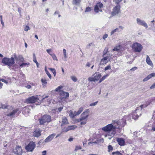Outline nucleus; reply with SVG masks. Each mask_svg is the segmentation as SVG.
Listing matches in <instances>:
<instances>
[{"label": "nucleus", "instance_id": "nucleus-1", "mask_svg": "<svg viewBox=\"0 0 155 155\" xmlns=\"http://www.w3.org/2000/svg\"><path fill=\"white\" fill-rule=\"evenodd\" d=\"M89 111V109H87L84 110L81 114L80 118V120H81L80 123L81 125H84L86 124Z\"/></svg>", "mask_w": 155, "mask_h": 155}, {"label": "nucleus", "instance_id": "nucleus-2", "mask_svg": "<svg viewBox=\"0 0 155 155\" xmlns=\"http://www.w3.org/2000/svg\"><path fill=\"white\" fill-rule=\"evenodd\" d=\"M38 120L39 121L40 124L43 125L45 123H48L51 121V116L47 114L43 115L38 119Z\"/></svg>", "mask_w": 155, "mask_h": 155}, {"label": "nucleus", "instance_id": "nucleus-3", "mask_svg": "<svg viewBox=\"0 0 155 155\" xmlns=\"http://www.w3.org/2000/svg\"><path fill=\"white\" fill-rule=\"evenodd\" d=\"M2 62L5 65L11 66L15 64V59L12 57L10 58L5 57L2 60Z\"/></svg>", "mask_w": 155, "mask_h": 155}, {"label": "nucleus", "instance_id": "nucleus-4", "mask_svg": "<svg viewBox=\"0 0 155 155\" xmlns=\"http://www.w3.org/2000/svg\"><path fill=\"white\" fill-rule=\"evenodd\" d=\"M116 128H118V127L116 125H113L112 124H109L103 127L102 129L104 131L106 132L115 130Z\"/></svg>", "mask_w": 155, "mask_h": 155}, {"label": "nucleus", "instance_id": "nucleus-5", "mask_svg": "<svg viewBox=\"0 0 155 155\" xmlns=\"http://www.w3.org/2000/svg\"><path fill=\"white\" fill-rule=\"evenodd\" d=\"M132 48L134 51L140 52L143 48V46L140 44L135 42L132 44Z\"/></svg>", "mask_w": 155, "mask_h": 155}, {"label": "nucleus", "instance_id": "nucleus-6", "mask_svg": "<svg viewBox=\"0 0 155 155\" xmlns=\"http://www.w3.org/2000/svg\"><path fill=\"white\" fill-rule=\"evenodd\" d=\"M35 146L34 142H31L25 147L27 152H31L34 150Z\"/></svg>", "mask_w": 155, "mask_h": 155}, {"label": "nucleus", "instance_id": "nucleus-7", "mask_svg": "<svg viewBox=\"0 0 155 155\" xmlns=\"http://www.w3.org/2000/svg\"><path fill=\"white\" fill-rule=\"evenodd\" d=\"M103 5L101 2H99L94 6V11L96 13L102 11L101 8L103 7Z\"/></svg>", "mask_w": 155, "mask_h": 155}, {"label": "nucleus", "instance_id": "nucleus-8", "mask_svg": "<svg viewBox=\"0 0 155 155\" xmlns=\"http://www.w3.org/2000/svg\"><path fill=\"white\" fill-rule=\"evenodd\" d=\"M137 24L140 25L144 26L146 28H148V26L147 24L144 20L140 19L139 18H137Z\"/></svg>", "mask_w": 155, "mask_h": 155}, {"label": "nucleus", "instance_id": "nucleus-9", "mask_svg": "<svg viewBox=\"0 0 155 155\" xmlns=\"http://www.w3.org/2000/svg\"><path fill=\"white\" fill-rule=\"evenodd\" d=\"M15 153L17 155H22V150L21 146H17L14 151Z\"/></svg>", "mask_w": 155, "mask_h": 155}, {"label": "nucleus", "instance_id": "nucleus-10", "mask_svg": "<svg viewBox=\"0 0 155 155\" xmlns=\"http://www.w3.org/2000/svg\"><path fill=\"white\" fill-rule=\"evenodd\" d=\"M120 7L119 5L116 6L113 9L112 12V15H115L118 14L120 11Z\"/></svg>", "mask_w": 155, "mask_h": 155}, {"label": "nucleus", "instance_id": "nucleus-11", "mask_svg": "<svg viewBox=\"0 0 155 155\" xmlns=\"http://www.w3.org/2000/svg\"><path fill=\"white\" fill-rule=\"evenodd\" d=\"M37 96H32L26 99L27 102L29 103H33L35 102L37 99Z\"/></svg>", "mask_w": 155, "mask_h": 155}, {"label": "nucleus", "instance_id": "nucleus-12", "mask_svg": "<svg viewBox=\"0 0 155 155\" xmlns=\"http://www.w3.org/2000/svg\"><path fill=\"white\" fill-rule=\"evenodd\" d=\"M61 98V99L66 98L69 96V94L68 93L65 92L64 91H61L60 92V93Z\"/></svg>", "mask_w": 155, "mask_h": 155}, {"label": "nucleus", "instance_id": "nucleus-13", "mask_svg": "<svg viewBox=\"0 0 155 155\" xmlns=\"http://www.w3.org/2000/svg\"><path fill=\"white\" fill-rule=\"evenodd\" d=\"M41 132L39 129H37L33 132V135L34 137H38L41 135Z\"/></svg>", "mask_w": 155, "mask_h": 155}, {"label": "nucleus", "instance_id": "nucleus-14", "mask_svg": "<svg viewBox=\"0 0 155 155\" xmlns=\"http://www.w3.org/2000/svg\"><path fill=\"white\" fill-rule=\"evenodd\" d=\"M108 60H109V58L107 56L104 57L101 59L100 64L103 65L104 64H106L108 62Z\"/></svg>", "mask_w": 155, "mask_h": 155}, {"label": "nucleus", "instance_id": "nucleus-15", "mask_svg": "<svg viewBox=\"0 0 155 155\" xmlns=\"http://www.w3.org/2000/svg\"><path fill=\"white\" fill-rule=\"evenodd\" d=\"M55 135V134H53L50 135L45 139V143H47L51 141L53 139Z\"/></svg>", "mask_w": 155, "mask_h": 155}, {"label": "nucleus", "instance_id": "nucleus-16", "mask_svg": "<svg viewBox=\"0 0 155 155\" xmlns=\"http://www.w3.org/2000/svg\"><path fill=\"white\" fill-rule=\"evenodd\" d=\"M14 59L16 60V63H18L19 61L22 62L24 61V58L21 55H19L17 57L15 54L14 55Z\"/></svg>", "mask_w": 155, "mask_h": 155}, {"label": "nucleus", "instance_id": "nucleus-17", "mask_svg": "<svg viewBox=\"0 0 155 155\" xmlns=\"http://www.w3.org/2000/svg\"><path fill=\"white\" fill-rule=\"evenodd\" d=\"M117 141L118 144L121 146H124V145L125 140L123 138H117Z\"/></svg>", "mask_w": 155, "mask_h": 155}, {"label": "nucleus", "instance_id": "nucleus-18", "mask_svg": "<svg viewBox=\"0 0 155 155\" xmlns=\"http://www.w3.org/2000/svg\"><path fill=\"white\" fill-rule=\"evenodd\" d=\"M94 75V78L95 81H98L102 76L101 74L99 72H96Z\"/></svg>", "mask_w": 155, "mask_h": 155}, {"label": "nucleus", "instance_id": "nucleus-19", "mask_svg": "<svg viewBox=\"0 0 155 155\" xmlns=\"http://www.w3.org/2000/svg\"><path fill=\"white\" fill-rule=\"evenodd\" d=\"M155 76V73H152L148 76H147L146 78H144L143 81L144 82L146 81H147L148 80L151 78L152 77Z\"/></svg>", "mask_w": 155, "mask_h": 155}, {"label": "nucleus", "instance_id": "nucleus-20", "mask_svg": "<svg viewBox=\"0 0 155 155\" xmlns=\"http://www.w3.org/2000/svg\"><path fill=\"white\" fill-rule=\"evenodd\" d=\"M146 62L148 65H150L152 67L153 66V64L148 55L147 56Z\"/></svg>", "mask_w": 155, "mask_h": 155}, {"label": "nucleus", "instance_id": "nucleus-21", "mask_svg": "<svg viewBox=\"0 0 155 155\" xmlns=\"http://www.w3.org/2000/svg\"><path fill=\"white\" fill-rule=\"evenodd\" d=\"M68 124L67 118L65 117H64L62 118V124L61 126L63 124Z\"/></svg>", "mask_w": 155, "mask_h": 155}, {"label": "nucleus", "instance_id": "nucleus-22", "mask_svg": "<svg viewBox=\"0 0 155 155\" xmlns=\"http://www.w3.org/2000/svg\"><path fill=\"white\" fill-rule=\"evenodd\" d=\"M111 124H112V125L113 124L114 125H116L118 128H119L120 126V123L119 121L117 120H112Z\"/></svg>", "mask_w": 155, "mask_h": 155}, {"label": "nucleus", "instance_id": "nucleus-23", "mask_svg": "<svg viewBox=\"0 0 155 155\" xmlns=\"http://www.w3.org/2000/svg\"><path fill=\"white\" fill-rule=\"evenodd\" d=\"M48 80H46L45 78H42L41 79V82L42 83V85L43 87H45L46 85L47 84Z\"/></svg>", "mask_w": 155, "mask_h": 155}, {"label": "nucleus", "instance_id": "nucleus-24", "mask_svg": "<svg viewBox=\"0 0 155 155\" xmlns=\"http://www.w3.org/2000/svg\"><path fill=\"white\" fill-rule=\"evenodd\" d=\"M138 110V109H136L135 111L133 112V118L134 120H136L139 117V115L137 114Z\"/></svg>", "mask_w": 155, "mask_h": 155}, {"label": "nucleus", "instance_id": "nucleus-25", "mask_svg": "<svg viewBox=\"0 0 155 155\" xmlns=\"http://www.w3.org/2000/svg\"><path fill=\"white\" fill-rule=\"evenodd\" d=\"M115 130H113L112 131H113L111 132H108L107 135L105 136L106 137H107L108 136L111 137H113L115 134Z\"/></svg>", "mask_w": 155, "mask_h": 155}, {"label": "nucleus", "instance_id": "nucleus-26", "mask_svg": "<svg viewBox=\"0 0 155 155\" xmlns=\"http://www.w3.org/2000/svg\"><path fill=\"white\" fill-rule=\"evenodd\" d=\"M69 116L71 118H73L74 117L77 116L75 111L73 112V111L71 110L69 111Z\"/></svg>", "mask_w": 155, "mask_h": 155}, {"label": "nucleus", "instance_id": "nucleus-27", "mask_svg": "<svg viewBox=\"0 0 155 155\" xmlns=\"http://www.w3.org/2000/svg\"><path fill=\"white\" fill-rule=\"evenodd\" d=\"M81 0H73V4L75 5H79L81 2Z\"/></svg>", "mask_w": 155, "mask_h": 155}, {"label": "nucleus", "instance_id": "nucleus-28", "mask_svg": "<svg viewBox=\"0 0 155 155\" xmlns=\"http://www.w3.org/2000/svg\"><path fill=\"white\" fill-rule=\"evenodd\" d=\"M62 132L66 133L69 131L68 126L62 128Z\"/></svg>", "mask_w": 155, "mask_h": 155}, {"label": "nucleus", "instance_id": "nucleus-29", "mask_svg": "<svg viewBox=\"0 0 155 155\" xmlns=\"http://www.w3.org/2000/svg\"><path fill=\"white\" fill-rule=\"evenodd\" d=\"M18 110L17 109L14 110L12 112H11L10 113L8 114L7 115V116H11L13 115H14L17 112Z\"/></svg>", "mask_w": 155, "mask_h": 155}, {"label": "nucleus", "instance_id": "nucleus-30", "mask_svg": "<svg viewBox=\"0 0 155 155\" xmlns=\"http://www.w3.org/2000/svg\"><path fill=\"white\" fill-rule=\"evenodd\" d=\"M84 109L83 107H80L78 110L77 112L75 111V113H76V115H79L81 113L83 110Z\"/></svg>", "mask_w": 155, "mask_h": 155}, {"label": "nucleus", "instance_id": "nucleus-31", "mask_svg": "<svg viewBox=\"0 0 155 155\" xmlns=\"http://www.w3.org/2000/svg\"><path fill=\"white\" fill-rule=\"evenodd\" d=\"M77 126L75 125H72L68 126L69 131L71 130H74L75 129L77 128Z\"/></svg>", "mask_w": 155, "mask_h": 155}, {"label": "nucleus", "instance_id": "nucleus-32", "mask_svg": "<svg viewBox=\"0 0 155 155\" xmlns=\"http://www.w3.org/2000/svg\"><path fill=\"white\" fill-rule=\"evenodd\" d=\"M33 61L35 62L38 68L39 67V64L36 60V59L35 54H33Z\"/></svg>", "mask_w": 155, "mask_h": 155}, {"label": "nucleus", "instance_id": "nucleus-33", "mask_svg": "<svg viewBox=\"0 0 155 155\" xmlns=\"http://www.w3.org/2000/svg\"><path fill=\"white\" fill-rule=\"evenodd\" d=\"M120 48V46L118 45L116 46L113 49V51H119Z\"/></svg>", "mask_w": 155, "mask_h": 155}, {"label": "nucleus", "instance_id": "nucleus-34", "mask_svg": "<svg viewBox=\"0 0 155 155\" xmlns=\"http://www.w3.org/2000/svg\"><path fill=\"white\" fill-rule=\"evenodd\" d=\"M45 72L48 75L49 78H50V79H51V74H50L49 72H48V71L47 70L46 68H45Z\"/></svg>", "mask_w": 155, "mask_h": 155}, {"label": "nucleus", "instance_id": "nucleus-35", "mask_svg": "<svg viewBox=\"0 0 155 155\" xmlns=\"http://www.w3.org/2000/svg\"><path fill=\"white\" fill-rule=\"evenodd\" d=\"M108 49L106 47L105 48L103 53V57L106 54L108 51Z\"/></svg>", "mask_w": 155, "mask_h": 155}, {"label": "nucleus", "instance_id": "nucleus-36", "mask_svg": "<svg viewBox=\"0 0 155 155\" xmlns=\"http://www.w3.org/2000/svg\"><path fill=\"white\" fill-rule=\"evenodd\" d=\"M53 73L54 76H55L56 74V72L55 69L54 68H50L49 69Z\"/></svg>", "mask_w": 155, "mask_h": 155}, {"label": "nucleus", "instance_id": "nucleus-37", "mask_svg": "<svg viewBox=\"0 0 155 155\" xmlns=\"http://www.w3.org/2000/svg\"><path fill=\"white\" fill-rule=\"evenodd\" d=\"M8 107V106L7 105L0 104V109H1V108H2V109H7V108Z\"/></svg>", "mask_w": 155, "mask_h": 155}, {"label": "nucleus", "instance_id": "nucleus-38", "mask_svg": "<svg viewBox=\"0 0 155 155\" xmlns=\"http://www.w3.org/2000/svg\"><path fill=\"white\" fill-rule=\"evenodd\" d=\"M50 55H51L52 56V57L54 60H55L56 61H58V59L57 58L55 54H50Z\"/></svg>", "mask_w": 155, "mask_h": 155}, {"label": "nucleus", "instance_id": "nucleus-39", "mask_svg": "<svg viewBox=\"0 0 155 155\" xmlns=\"http://www.w3.org/2000/svg\"><path fill=\"white\" fill-rule=\"evenodd\" d=\"M63 88V87L61 86H58L57 88H56L55 89V91H60L61 89Z\"/></svg>", "mask_w": 155, "mask_h": 155}, {"label": "nucleus", "instance_id": "nucleus-40", "mask_svg": "<svg viewBox=\"0 0 155 155\" xmlns=\"http://www.w3.org/2000/svg\"><path fill=\"white\" fill-rule=\"evenodd\" d=\"M88 80L89 81H94L95 82V80H94V78L92 77H89L88 79Z\"/></svg>", "mask_w": 155, "mask_h": 155}, {"label": "nucleus", "instance_id": "nucleus-41", "mask_svg": "<svg viewBox=\"0 0 155 155\" xmlns=\"http://www.w3.org/2000/svg\"><path fill=\"white\" fill-rule=\"evenodd\" d=\"M113 155L116 154V155H123L119 151L113 152L112 153Z\"/></svg>", "mask_w": 155, "mask_h": 155}, {"label": "nucleus", "instance_id": "nucleus-42", "mask_svg": "<svg viewBox=\"0 0 155 155\" xmlns=\"http://www.w3.org/2000/svg\"><path fill=\"white\" fill-rule=\"evenodd\" d=\"M91 10V7H88L86 8V9L84 11L85 12H89Z\"/></svg>", "mask_w": 155, "mask_h": 155}, {"label": "nucleus", "instance_id": "nucleus-43", "mask_svg": "<svg viewBox=\"0 0 155 155\" xmlns=\"http://www.w3.org/2000/svg\"><path fill=\"white\" fill-rule=\"evenodd\" d=\"M71 79L72 81H73L74 82H76L77 81V79L74 76H72L71 77Z\"/></svg>", "mask_w": 155, "mask_h": 155}, {"label": "nucleus", "instance_id": "nucleus-44", "mask_svg": "<svg viewBox=\"0 0 155 155\" xmlns=\"http://www.w3.org/2000/svg\"><path fill=\"white\" fill-rule=\"evenodd\" d=\"M98 103V101H97L94 103L91 104L89 105L90 106H94L96 105Z\"/></svg>", "mask_w": 155, "mask_h": 155}, {"label": "nucleus", "instance_id": "nucleus-45", "mask_svg": "<svg viewBox=\"0 0 155 155\" xmlns=\"http://www.w3.org/2000/svg\"><path fill=\"white\" fill-rule=\"evenodd\" d=\"M108 149L109 152H110V151H111L113 150V148L112 147L111 145H109L108 147Z\"/></svg>", "mask_w": 155, "mask_h": 155}, {"label": "nucleus", "instance_id": "nucleus-46", "mask_svg": "<svg viewBox=\"0 0 155 155\" xmlns=\"http://www.w3.org/2000/svg\"><path fill=\"white\" fill-rule=\"evenodd\" d=\"M63 55L64 56L65 58H66L67 57V54H66V51L65 49H64L63 50Z\"/></svg>", "mask_w": 155, "mask_h": 155}, {"label": "nucleus", "instance_id": "nucleus-47", "mask_svg": "<svg viewBox=\"0 0 155 155\" xmlns=\"http://www.w3.org/2000/svg\"><path fill=\"white\" fill-rule=\"evenodd\" d=\"M30 28L29 26H28L26 25L25 26V28H24V30L25 31H27L29 30H30Z\"/></svg>", "mask_w": 155, "mask_h": 155}, {"label": "nucleus", "instance_id": "nucleus-48", "mask_svg": "<svg viewBox=\"0 0 155 155\" xmlns=\"http://www.w3.org/2000/svg\"><path fill=\"white\" fill-rule=\"evenodd\" d=\"M122 0H113L114 2L117 4H119Z\"/></svg>", "mask_w": 155, "mask_h": 155}, {"label": "nucleus", "instance_id": "nucleus-49", "mask_svg": "<svg viewBox=\"0 0 155 155\" xmlns=\"http://www.w3.org/2000/svg\"><path fill=\"white\" fill-rule=\"evenodd\" d=\"M111 69V67L110 65H109L108 66L105 67L104 68V70L105 71H107V70H110Z\"/></svg>", "mask_w": 155, "mask_h": 155}, {"label": "nucleus", "instance_id": "nucleus-50", "mask_svg": "<svg viewBox=\"0 0 155 155\" xmlns=\"http://www.w3.org/2000/svg\"><path fill=\"white\" fill-rule=\"evenodd\" d=\"M81 149V147L80 146H76L75 149V150L76 151L78 150H80Z\"/></svg>", "mask_w": 155, "mask_h": 155}, {"label": "nucleus", "instance_id": "nucleus-51", "mask_svg": "<svg viewBox=\"0 0 155 155\" xmlns=\"http://www.w3.org/2000/svg\"><path fill=\"white\" fill-rule=\"evenodd\" d=\"M0 80L2 82H4L6 84H7L8 83V82L6 80H5L4 79H0Z\"/></svg>", "mask_w": 155, "mask_h": 155}, {"label": "nucleus", "instance_id": "nucleus-52", "mask_svg": "<svg viewBox=\"0 0 155 155\" xmlns=\"http://www.w3.org/2000/svg\"><path fill=\"white\" fill-rule=\"evenodd\" d=\"M98 140H97V141H95V142H90L88 143V144H92V143H94V144L95 143H97L98 142Z\"/></svg>", "mask_w": 155, "mask_h": 155}, {"label": "nucleus", "instance_id": "nucleus-53", "mask_svg": "<svg viewBox=\"0 0 155 155\" xmlns=\"http://www.w3.org/2000/svg\"><path fill=\"white\" fill-rule=\"evenodd\" d=\"M28 64L27 63H23L20 65V67H23L24 66H26Z\"/></svg>", "mask_w": 155, "mask_h": 155}, {"label": "nucleus", "instance_id": "nucleus-54", "mask_svg": "<svg viewBox=\"0 0 155 155\" xmlns=\"http://www.w3.org/2000/svg\"><path fill=\"white\" fill-rule=\"evenodd\" d=\"M150 88L151 89H154L155 88V82L150 87Z\"/></svg>", "mask_w": 155, "mask_h": 155}, {"label": "nucleus", "instance_id": "nucleus-55", "mask_svg": "<svg viewBox=\"0 0 155 155\" xmlns=\"http://www.w3.org/2000/svg\"><path fill=\"white\" fill-rule=\"evenodd\" d=\"M46 51L50 55V54H51L50 53L51 52V49H47Z\"/></svg>", "mask_w": 155, "mask_h": 155}, {"label": "nucleus", "instance_id": "nucleus-56", "mask_svg": "<svg viewBox=\"0 0 155 155\" xmlns=\"http://www.w3.org/2000/svg\"><path fill=\"white\" fill-rule=\"evenodd\" d=\"M116 32H117V31H116V30H115V29L112 30L111 32L110 35H112Z\"/></svg>", "mask_w": 155, "mask_h": 155}, {"label": "nucleus", "instance_id": "nucleus-57", "mask_svg": "<svg viewBox=\"0 0 155 155\" xmlns=\"http://www.w3.org/2000/svg\"><path fill=\"white\" fill-rule=\"evenodd\" d=\"M63 107H59L58 108V110L59 112H60L62 110V109H63Z\"/></svg>", "mask_w": 155, "mask_h": 155}, {"label": "nucleus", "instance_id": "nucleus-58", "mask_svg": "<svg viewBox=\"0 0 155 155\" xmlns=\"http://www.w3.org/2000/svg\"><path fill=\"white\" fill-rule=\"evenodd\" d=\"M137 69V67H135L132 68L131 69H130V71H134Z\"/></svg>", "mask_w": 155, "mask_h": 155}, {"label": "nucleus", "instance_id": "nucleus-59", "mask_svg": "<svg viewBox=\"0 0 155 155\" xmlns=\"http://www.w3.org/2000/svg\"><path fill=\"white\" fill-rule=\"evenodd\" d=\"M147 106V105H141L140 106V107L141 108V109H142L143 108H145Z\"/></svg>", "mask_w": 155, "mask_h": 155}, {"label": "nucleus", "instance_id": "nucleus-60", "mask_svg": "<svg viewBox=\"0 0 155 155\" xmlns=\"http://www.w3.org/2000/svg\"><path fill=\"white\" fill-rule=\"evenodd\" d=\"M107 76H108L107 74L106 75H104V76H103V77L101 78L102 79V80H104L107 77Z\"/></svg>", "mask_w": 155, "mask_h": 155}, {"label": "nucleus", "instance_id": "nucleus-61", "mask_svg": "<svg viewBox=\"0 0 155 155\" xmlns=\"http://www.w3.org/2000/svg\"><path fill=\"white\" fill-rule=\"evenodd\" d=\"M108 37V35L107 34L104 35L103 36V38L104 40H105V38H107Z\"/></svg>", "mask_w": 155, "mask_h": 155}, {"label": "nucleus", "instance_id": "nucleus-62", "mask_svg": "<svg viewBox=\"0 0 155 155\" xmlns=\"http://www.w3.org/2000/svg\"><path fill=\"white\" fill-rule=\"evenodd\" d=\"M26 87L28 89H30L31 87V86L30 85H27L26 86Z\"/></svg>", "mask_w": 155, "mask_h": 155}, {"label": "nucleus", "instance_id": "nucleus-63", "mask_svg": "<svg viewBox=\"0 0 155 155\" xmlns=\"http://www.w3.org/2000/svg\"><path fill=\"white\" fill-rule=\"evenodd\" d=\"M46 150L42 152V155H46Z\"/></svg>", "mask_w": 155, "mask_h": 155}, {"label": "nucleus", "instance_id": "nucleus-64", "mask_svg": "<svg viewBox=\"0 0 155 155\" xmlns=\"http://www.w3.org/2000/svg\"><path fill=\"white\" fill-rule=\"evenodd\" d=\"M91 65V64L89 62H87L86 64V66L88 67H90Z\"/></svg>", "mask_w": 155, "mask_h": 155}]
</instances>
